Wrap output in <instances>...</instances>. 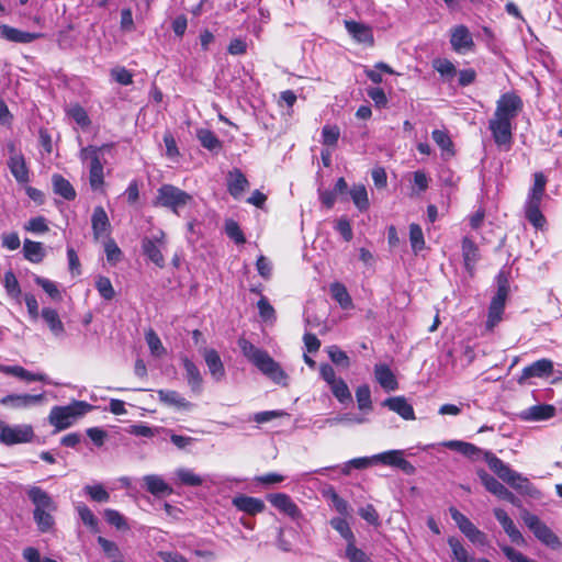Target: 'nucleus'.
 <instances>
[{"label":"nucleus","instance_id":"23","mask_svg":"<svg viewBox=\"0 0 562 562\" xmlns=\"http://www.w3.org/2000/svg\"><path fill=\"white\" fill-rule=\"evenodd\" d=\"M248 187L249 182L246 176L238 168H234L228 172L227 191L233 198L239 199Z\"/></svg>","mask_w":562,"mask_h":562},{"label":"nucleus","instance_id":"64","mask_svg":"<svg viewBox=\"0 0 562 562\" xmlns=\"http://www.w3.org/2000/svg\"><path fill=\"white\" fill-rule=\"evenodd\" d=\"M104 518L110 525L116 527L117 529H128V525L125 518L115 509H105Z\"/></svg>","mask_w":562,"mask_h":562},{"label":"nucleus","instance_id":"57","mask_svg":"<svg viewBox=\"0 0 562 562\" xmlns=\"http://www.w3.org/2000/svg\"><path fill=\"white\" fill-rule=\"evenodd\" d=\"M68 115L81 127H87L91 123L86 110L79 104L72 105L68 110Z\"/></svg>","mask_w":562,"mask_h":562},{"label":"nucleus","instance_id":"51","mask_svg":"<svg viewBox=\"0 0 562 562\" xmlns=\"http://www.w3.org/2000/svg\"><path fill=\"white\" fill-rule=\"evenodd\" d=\"M3 286L8 293L13 299H19L21 295V288L19 281L13 273V271L9 270L4 273L3 277Z\"/></svg>","mask_w":562,"mask_h":562},{"label":"nucleus","instance_id":"25","mask_svg":"<svg viewBox=\"0 0 562 562\" xmlns=\"http://www.w3.org/2000/svg\"><path fill=\"white\" fill-rule=\"evenodd\" d=\"M382 405L395 412L405 420L415 419L414 408L404 396L389 397L383 401Z\"/></svg>","mask_w":562,"mask_h":562},{"label":"nucleus","instance_id":"12","mask_svg":"<svg viewBox=\"0 0 562 562\" xmlns=\"http://www.w3.org/2000/svg\"><path fill=\"white\" fill-rule=\"evenodd\" d=\"M522 109L521 99L512 92H507L501 95L496 103V110L493 116L513 121Z\"/></svg>","mask_w":562,"mask_h":562},{"label":"nucleus","instance_id":"54","mask_svg":"<svg viewBox=\"0 0 562 562\" xmlns=\"http://www.w3.org/2000/svg\"><path fill=\"white\" fill-rule=\"evenodd\" d=\"M104 251H105V255H106V260H108V262L110 265L114 266L119 261H121V259H122V251H121V249L119 248V246L116 245V243L112 238H109L104 243Z\"/></svg>","mask_w":562,"mask_h":562},{"label":"nucleus","instance_id":"28","mask_svg":"<svg viewBox=\"0 0 562 562\" xmlns=\"http://www.w3.org/2000/svg\"><path fill=\"white\" fill-rule=\"evenodd\" d=\"M93 236L95 239L108 235L110 232V221L106 212L102 206H95L91 217Z\"/></svg>","mask_w":562,"mask_h":562},{"label":"nucleus","instance_id":"31","mask_svg":"<svg viewBox=\"0 0 562 562\" xmlns=\"http://www.w3.org/2000/svg\"><path fill=\"white\" fill-rule=\"evenodd\" d=\"M374 375L378 383L385 391H395L398 387V383L396 381L395 375L391 371V369L386 364H375L374 366Z\"/></svg>","mask_w":562,"mask_h":562},{"label":"nucleus","instance_id":"3","mask_svg":"<svg viewBox=\"0 0 562 562\" xmlns=\"http://www.w3.org/2000/svg\"><path fill=\"white\" fill-rule=\"evenodd\" d=\"M29 499L34 505L33 518L41 532H48L54 524L53 512L57 509L56 503L42 487L30 485L25 488Z\"/></svg>","mask_w":562,"mask_h":562},{"label":"nucleus","instance_id":"40","mask_svg":"<svg viewBox=\"0 0 562 562\" xmlns=\"http://www.w3.org/2000/svg\"><path fill=\"white\" fill-rule=\"evenodd\" d=\"M541 202L526 201L525 216L536 228H541L546 223L544 216L540 211Z\"/></svg>","mask_w":562,"mask_h":562},{"label":"nucleus","instance_id":"42","mask_svg":"<svg viewBox=\"0 0 562 562\" xmlns=\"http://www.w3.org/2000/svg\"><path fill=\"white\" fill-rule=\"evenodd\" d=\"M547 179L542 172H536L533 176V186L529 192L527 201L541 202L546 191Z\"/></svg>","mask_w":562,"mask_h":562},{"label":"nucleus","instance_id":"4","mask_svg":"<svg viewBox=\"0 0 562 562\" xmlns=\"http://www.w3.org/2000/svg\"><path fill=\"white\" fill-rule=\"evenodd\" d=\"M91 408L92 405L83 401H74L65 406H54L48 415V420L57 431H60L69 428L77 418L83 416Z\"/></svg>","mask_w":562,"mask_h":562},{"label":"nucleus","instance_id":"58","mask_svg":"<svg viewBox=\"0 0 562 562\" xmlns=\"http://www.w3.org/2000/svg\"><path fill=\"white\" fill-rule=\"evenodd\" d=\"M327 353L335 364L341 366L344 368H348L350 366L349 357L345 351L339 349L337 346H329L327 348Z\"/></svg>","mask_w":562,"mask_h":562},{"label":"nucleus","instance_id":"13","mask_svg":"<svg viewBox=\"0 0 562 562\" xmlns=\"http://www.w3.org/2000/svg\"><path fill=\"white\" fill-rule=\"evenodd\" d=\"M270 504L280 513L289 516L292 520L300 522L304 518L299 506L285 493H273L267 496Z\"/></svg>","mask_w":562,"mask_h":562},{"label":"nucleus","instance_id":"20","mask_svg":"<svg viewBox=\"0 0 562 562\" xmlns=\"http://www.w3.org/2000/svg\"><path fill=\"white\" fill-rule=\"evenodd\" d=\"M232 503L238 510L244 512L250 516L260 514L266 508L265 502L262 499L244 494L235 496Z\"/></svg>","mask_w":562,"mask_h":562},{"label":"nucleus","instance_id":"39","mask_svg":"<svg viewBox=\"0 0 562 562\" xmlns=\"http://www.w3.org/2000/svg\"><path fill=\"white\" fill-rule=\"evenodd\" d=\"M41 315H42L43 319L45 321V323L48 325L50 331L55 336H60L64 334L65 327H64V324L60 321L59 315L56 310L50 308V307H45L42 310Z\"/></svg>","mask_w":562,"mask_h":562},{"label":"nucleus","instance_id":"48","mask_svg":"<svg viewBox=\"0 0 562 562\" xmlns=\"http://www.w3.org/2000/svg\"><path fill=\"white\" fill-rule=\"evenodd\" d=\"M224 229H225V234L232 240H234L237 245H243L246 243L245 235H244L243 231L240 229L239 224L236 221H234L232 218L226 220Z\"/></svg>","mask_w":562,"mask_h":562},{"label":"nucleus","instance_id":"53","mask_svg":"<svg viewBox=\"0 0 562 562\" xmlns=\"http://www.w3.org/2000/svg\"><path fill=\"white\" fill-rule=\"evenodd\" d=\"M95 288L99 294L106 301L112 300L115 296V291L108 277L100 276L95 281Z\"/></svg>","mask_w":562,"mask_h":562},{"label":"nucleus","instance_id":"35","mask_svg":"<svg viewBox=\"0 0 562 562\" xmlns=\"http://www.w3.org/2000/svg\"><path fill=\"white\" fill-rule=\"evenodd\" d=\"M157 393L159 401L168 406H175L177 408L183 409H189L191 407V403L181 396L177 391L159 390Z\"/></svg>","mask_w":562,"mask_h":562},{"label":"nucleus","instance_id":"44","mask_svg":"<svg viewBox=\"0 0 562 562\" xmlns=\"http://www.w3.org/2000/svg\"><path fill=\"white\" fill-rule=\"evenodd\" d=\"M461 532L472 542L479 546L487 544L486 535L477 529L471 520L461 529Z\"/></svg>","mask_w":562,"mask_h":562},{"label":"nucleus","instance_id":"21","mask_svg":"<svg viewBox=\"0 0 562 562\" xmlns=\"http://www.w3.org/2000/svg\"><path fill=\"white\" fill-rule=\"evenodd\" d=\"M450 43L452 48L458 53L469 50L474 45L472 35L464 25H458L451 30Z\"/></svg>","mask_w":562,"mask_h":562},{"label":"nucleus","instance_id":"11","mask_svg":"<svg viewBox=\"0 0 562 562\" xmlns=\"http://www.w3.org/2000/svg\"><path fill=\"white\" fill-rule=\"evenodd\" d=\"M495 144L504 150H509L513 144V125L510 121L493 116L488 122Z\"/></svg>","mask_w":562,"mask_h":562},{"label":"nucleus","instance_id":"8","mask_svg":"<svg viewBox=\"0 0 562 562\" xmlns=\"http://www.w3.org/2000/svg\"><path fill=\"white\" fill-rule=\"evenodd\" d=\"M476 474L490 493L501 499L507 501L516 507H521V501L493 475L488 474L483 469L477 470Z\"/></svg>","mask_w":562,"mask_h":562},{"label":"nucleus","instance_id":"1","mask_svg":"<svg viewBox=\"0 0 562 562\" xmlns=\"http://www.w3.org/2000/svg\"><path fill=\"white\" fill-rule=\"evenodd\" d=\"M443 446L457 451L471 460H479L483 458L488 468L510 487L516 490L519 494L538 498L540 492L530 483V481L522 476L520 473L514 471L508 464L504 463L498 457L491 451H483L481 448L473 443L461 440H449L443 442Z\"/></svg>","mask_w":562,"mask_h":562},{"label":"nucleus","instance_id":"59","mask_svg":"<svg viewBox=\"0 0 562 562\" xmlns=\"http://www.w3.org/2000/svg\"><path fill=\"white\" fill-rule=\"evenodd\" d=\"M85 492L90 496L91 499L105 503L110 499V494L101 484L87 485Z\"/></svg>","mask_w":562,"mask_h":562},{"label":"nucleus","instance_id":"27","mask_svg":"<svg viewBox=\"0 0 562 562\" xmlns=\"http://www.w3.org/2000/svg\"><path fill=\"white\" fill-rule=\"evenodd\" d=\"M112 148L111 144H104L102 146H93L89 145L87 147H83L80 150V159L82 161H89V168L90 167H100L103 165L102 158L104 155V151L110 150Z\"/></svg>","mask_w":562,"mask_h":562},{"label":"nucleus","instance_id":"45","mask_svg":"<svg viewBox=\"0 0 562 562\" xmlns=\"http://www.w3.org/2000/svg\"><path fill=\"white\" fill-rule=\"evenodd\" d=\"M409 241L415 254L425 248L424 233L418 224L413 223L409 225Z\"/></svg>","mask_w":562,"mask_h":562},{"label":"nucleus","instance_id":"16","mask_svg":"<svg viewBox=\"0 0 562 562\" xmlns=\"http://www.w3.org/2000/svg\"><path fill=\"white\" fill-rule=\"evenodd\" d=\"M9 149L11 155L8 160V167L12 176L19 183L29 182L30 173L29 168L26 167L24 156L21 153H16L13 145H11Z\"/></svg>","mask_w":562,"mask_h":562},{"label":"nucleus","instance_id":"34","mask_svg":"<svg viewBox=\"0 0 562 562\" xmlns=\"http://www.w3.org/2000/svg\"><path fill=\"white\" fill-rule=\"evenodd\" d=\"M23 256L33 263H40L46 256L45 248L42 243L25 239L23 243Z\"/></svg>","mask_w":562,"mask_h":562},{"label":"nucleus","instance_id":"52","mask_svg":"<svg viewBox=\"0 0 562 562\" xmlns=\"http://www.w3.org/2000/svg\"><path fill=\"white\" fill-rule=\"evenodd\" d=\"M358 407L361 411H370L372 408L371 391L369 385H360L356 391Z\"/></svg>","mask_w":562,"mask_h":562},{"label":"nucleus","instance_id":"56","mask_svg":"<svg viewBox=\"0 0 562 562\" xmlns=\"http://www.w3.org/2000/svg\"><path fill=\"white\" fill-rule=\"evenodd\" d=\"M34 281L37 285H40L53 300H61V293L58 290L57 285L43 277L36 276Z\"/></svg>","mask_w":562,"mask_h":562},{"label":"nucleus","instance_id":"14","mask_svg":"<svg viewBox=\"0 0 562 562\" xmlns=\"http://www.w3.org/2000/svg\"><path fill=\"white\" fill-rule=\"evenodd\" d=\"M45 394H8L0 398V404L13 409H26L43 404Z\"/></svg>","mask_w":562,"mask_h":562},{"label":"nucleus","instance_id":"43","mask_svg":"<svg viewBox=\"0 0 562 562\" xmlns=\"http://www.w3.org/2000/svg\"><path fill=\"white\" fill-rule=\"evenodd\" d=\"M350 196L359 211H366L369 207L368 193L363 184L353 186L350 190Z\"/></svg>","mask_w":562,"mask_h":562},{"label":"nucleus","instance_id":"50","mask_svg":"<svg viewBox=\"0 0 562 562\" xmlns=\"http://www.w3.org/2000/svg\"><path fill=\"white\" fill-rule=\"evenodd\" d=\"M176 475L180 483L186 486H200L203 483L202 477L189 469H178Z\"/></svg>","mask_w":562,"mask_h":562},{"label":"nucleus","instance_id":"29","mask_svg":"<svg viewBox=\"0 0 562 562\" xmlns=\"http://www.w3.org/2000/svg\"><path fill=\"white\" fill-rule=\"evenodd\" d=\"M461 248L465 270L470 274H472L474 271V267L480 259L479 247L472 239H470L469 237H464L462 239Z\"/></svg>","mask_w":562,"mask_h":562},{"label":"nucleus","instance_id":"60","mask_svg":"<svg viewBox=\"0 0 562 562\" xmlns=\"http://www.w3.org/2000/svg\"><path fill=\"white\" fill-rule=\"evenodd\" d=\"M103 165L89 168V183L93 191L100 190L104 184Z\"/></svg>","mask_w":562,"mask_h":562},{"label":"nucleus","instance_id":"19","mask_svg":"<svg viewBox=\"0 0 562 562\" xmlns=\"http://www.w3.org/2000/svg\"><path fill=\"white\" fill-rule=\"evenodd\" d=\"M42 37L41 33L21 31L7 24L0 25V38L8 42L29 44Z\"/></svg>","mask_w":562,"mask_h":562},{"label":"nucleus","instance_id":"10","mask_svg":"<svg viewBox=\"0 0 562 562\" xmlns=\"http://www.w3.org/2000/svg\"><path fill=\"white\" fill-rule=\"evenodd\" d=\"M34 430L31 425H5L0 432V442L4 446H13L32 441Z\"/></svg>","mask_w":562,"mask_h":562},{"label":"nucleus","instance_id":"46","mask_svg":"<svg viewBox=\"0 0 562 562\" xmlns=\"http://www.w3.org/2000/svg\"><path fill=\"white\" fill-rule=\"evenodd\" d=\"M330 526L340 533V536L347 540V543L355 542V535L346 519L335 517L330 519Z\"/></svg>","mask_w":562,"mask_h":562},{"label":"nucleus","instance_id":"41","mask_svg":"<svg viewBox=\"0 0 562 562\" xmlns=\"http://www.w3.org/2000/svg\"><path fill=\"white\" fill-rule=\"evenodd\" d=\"M448 544L452 550L453 562H477L468 552L459 539L451 537L448 539Z\"/></svg>","mask_w":562,"mask_h":562},{"label":"nucleus","instance_id":"36","mask_svg":"<svg viewBox=\"0 0 562 562\" xmlns=\"http://www.w3.org/2000/svg\"><path fill=\"white\" fill-rule=\"evenodd\" d=\"M196 138L199 139L202 147L210 151L218 153L222 149V142L218 139L215 133L209 128L196 130Z\"/></svg>","mask_w":562,"mask_h":562},{"label":"nucleus","instance_id":"24","mask_svg":"<svg viewBox=\"0 0 562 562\" xmlns=\"http://www.w3.org/2000/svg\"><path fill=\"white\" fill-rule=\"evenodd\" d=\"M345 27L347 32L358 42L362 44L372 45L374 42L373 32L370 26L351 21L346 20L345 21Z\"/></svg>","mask_w":562,"mask_h":562},{"label":"nucleus","instance_id":"37","mask_svg":"<svg viewBox=\"0 0 562 562\" xmlns=\"http://www.w3.org/2000/svg\"><path fill=\"white\" fill-rule=\"evenodd\" d=\"M331 297L340 305L344 310H350L353 307L352 299L347 291V288L340 282H334L329 288Z\"/></svg>","mask_w":562,"mask_h":562},{"label":"nucleus","instance_id":"30","mask_svg":"<svg viewBox=\"0 0 562 562\" xmlns=\"http://www.w3.org/2000/svg\"><path fill=\"white\" fill-rule=\"evenodd\" d=\"M143 482L146 491L155 496H165L172 493V488L159 475H145Z\"/></svg>","mask_w":562,"mask_h":562},{"label":"nucleus","instance_id":"2","mask_svg":"<svg viewBox=\"0 0 562 562\" xmlns=\"http://www.w3.org/2000/svg\"><path fill=\"white\" fill-rule=\"evenodd\" d=\"M238 347L243 355L274 383L286 385L288 374L270 355L257 348L245 338L238 339Z\"/></svg>","mask_w":562,"mask_h":562},{"label":"nucleus","instance_id":"17","mask_svg":"<svg viewBox=\"0 0 562 562\" xmlns=\"http://www.w3.org/2000/svg\"><path fill=\"white\" fill-rule=\"evenodd\" d=\"M200 352L202 353L205 364L209 369L211 376L216 381H222L225 375V368L221 360L218 352L212 348H201Z\"/></svg>","mask_w":562,"mask_h":562},{"label":"nucleus","instance_id":"7","mask_svg":"<svg viewBox=\"0 0 562 562\" xmlns=\"http://www.w3.org/2000/svg\"><path fill=\"white\" fill-rule=\"evenodd\" d=\"M521 519L525 525L532 531L535 537L543 544L553 549L560 546L559 538L544 522L540 520L537 515L529 513L527 509H522Z\"/></svg>","mask_w":562,"mask_h":562},{"label":"nucleus","instance_id":"38","mask_svg":"<svg viewBox=\"0 0 562 562\" xmlns=\"http://www.w3.org/2000/svg\"><path fill=\"white\" fill-rule=\"evenodd\" d=\"M54 192L64 199L71 201L76 198V191L71 183L60 175H53Z\"/></svg>","mask_w":562,"mask_h":562},{"label":"nucleus","instance_id":"47","mask_svg":"<svg viewBox=\"0 0 562 562\" xmlns=\"http://www.w3.org/2000/svg\"><path fill=\"white\" fill-rule=\"evenodd\" d=\"M330 391L333 395L340 402V403H348L351 402L352 396L350 393V390L347 385V383L340 378L335 383L329 385Z\"/></svg>","mask_w":562,"mask_h":562},{"label":"nucleus","instance_id":"15","mask_svg":"<svg viewBox=\"0 0 562 562\" xmlns=\"http://www.w3.org/2000/svg\"><path fill=\"white\" fill-rule=\"evenodd\" d=\"M403 450H389L373 456L376 463L384 465L395 467L402 470L405 474L412 475L415 473V467L403 457Z\"/></svg>","mask_w":562,"mask_h":562},{"label":"nucleus","instance_id":"26","mask_svg":"<svg viewBox=\"0 0 562 562\" xmlns=\"http://www.w3.org/2000/svg\"><path fill=\"white\" fill-rule=\"evenodd\" d=\"M553 373V362L549 359H540L522 369L520 380L530 378L549 376Z\"/></svg>","mask_w":562,"mask_h":562},{"label":"nucleus","instance_id":"22","mask_svg":"<svg viewBox=\"0 0 562 562\" xmlns=\"http://www.w3.org/2000/svg\"><path fill=\"white\" fill-rule=\"evenodd\" d=\"M0 372L19 378L26 382L40 381L52 384V381L45 373H33L21 366H0Z\"/></svg>","mask_w":562,"mask_h":562},{"label":"nucleus","instance_id":"9","mask_svg":"<svg viewBox=\"0 0 562 562\" xmlns=\"http://www.w3.org/2000/svg\"><path fill=\"white\" fill-rule=\"evenodd\" d=\"M144 255L157 267L165 266L162 250L166 248V236L164 232H159L150 237H145L142 241Z\"/></svg>","mask_w":562,"mask_h":562},{"label":"nucleus","instance_id":"32","mask_svg":"<svg viewBox=\"0 0 562 562\" xmlns=\"http://www.w3.org/2000/svg\"><path fill=\"white\" fill-rule=\"evenodd\" d=\"M555 408L549 404H539L531 406L520 413L525 420H546L553 417Z\"/></svg>","mask_w":562,"mask_h":562},{"label":"nucleus","instance_id":"62","mask_svg":"<svg viewBox=\"0 0 562 562\" xmlns=\"http://www.w3.org/2000/svg\"><path fill=\"white\" fill-rule=\"evenodd\" d=\"M77 512H78L80 519L82 520V522L86 526H88L92 530H97L98 519L87 505L80 504L77 507Z\"/></svg>","mask_w":562,"mask_h":562},{"label":"nucleus","instance_id":"55","mask_svg":"<svg viewBox=\"0 0 562 562\" xmlns=\"http://www.w3.org/2000/svg\"><path fill=\"white\" fill-rule=\"evenodd\" d=\"M345 555L349 562H371L369 555L357 548L355 542L347 543Z\"/></svg>","mask_w":562,"mask_h":562},{"label":"nucleus","instance_id":"63","mask_svg":"<svg viewBox=\"0 0 562 562\" xmlns=\"http://www.w3.org/2000/svg\"><path fill=\"white\" fill-rule=\"evenodd\" d=\"M340 130L336 125H325L322 130L323 144L335 146L339 139Z\"/></svg>","mask_w":562,"mask_h":562},{"label":"nucleus","instance_id":"33","mask_svg":"<svg viewBox=\"0 0 562 562\" xmlns=\"http://www.w3.org/2000/svg\"><path fill=\"white\" fill-rule=\"evenodd\" d=\"M182 363L186 371V378L191 390L193 392H200L202 389L203 378L199 368L189 358H183Z\"/></svg>","mask_w":562,"mask_h":562},{"label":"nucleus","instance_id":"61","mask_svg":"<svg viewBox=\"0 0 562 562\" xmlns=\"http://www.w3.org/2000/svg\"><path fill=\"white\" fill-rule=\"evenodd\" d=\"M257 306L259 310V315L265 322L273 323L276 321V311L266 296H261L257 303Z\"/></svg>","mask_w":562,"mask_h":562},{"label":"nucleus","instance_id":"6","mask_svg":"<svg viewBox=\"0 0 562 562\" xmlns=\"http://www.w3.org/2000/svg\"><path fill=\"white\" fill-rule=\"evenodd\" d=\"M508 292V280L503 274H499L497 279V291L493 296L488 307V316L486 322V327L488 329H493L502 321Z\"/></svg>","mask_w":562,"mask_h":562},{"label":"nucleus","instance_id":"5","mask_svg":"<svg viewBox=\"0 0 562 562\" xmlns=\"http://www.w3.org/2000/svg\"><path fill=\"white\" fill-rule=\"evenodd\" d=\"M192 201L191 194L176 186L166 183L158 188L154 205L169 209L175 214H179V211Z\"/></svg>","mask_w":562,"mask_h":562},{"label":"nucleus","instance_id":"49","mask_svg":"<svg viewBox=\"0 0 562 562\" xmlns=\"http://www.w3.org/2000/svg\"><path fill=\"white\" fill-rule=\"evenodd\" d=\"M145 339L148 345L150 352L156 357H161L166 353V349L162 346V342L159 336L153 330L148 329L145 333Z\"/></svg>","mask_w":562,"mask_h":562},{"label":"nucleus","instance_id":"18","mask_svg":"<svg viewBox=\"0 0 562 562\" xmlns=\"http://www.w3.org/2000/svg\"><path fill=\"white\" fill-rule=\"evenodd\" d=\"M493 513L497 521L503 527L504 531L509 537L510 541L518 546H524L526 540L508 514L502 508H495Z\"/></svg>","mask_w":562,"mask_h":562}]
</instances>
